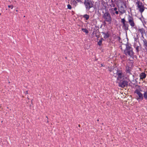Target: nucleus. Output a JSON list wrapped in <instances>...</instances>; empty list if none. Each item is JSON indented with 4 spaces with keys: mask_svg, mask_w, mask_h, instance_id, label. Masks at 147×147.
I'll return each instance as SVG.
<instances>
[{
    "mask_svg": "<svg viewBox=\"0 0 147 147\" xmlns=\"http://www.w3.org/2000/svg\"><path fill=\"white\" fill-rule=\"evenodd\" d=\"M113 71L115 76H117V82L119 83L124 78V74L121 71H118L116 69H114Z\"/></svg>",
    "mask_w": 147,
    "mask_h": 147,
    "instance_id": "obj_1",
    "label": "nucleus"
},
{
    "mask_svg": "<svg viewBox=\"0 0 147 147\" xmlns=\"http://www.w3.org/2000/svg\"><path fill=\"white\" fill-rule=\"evenodd\" d=\"M142 91L141 88L138 86L136 88L135 91L134 93L136 99L139 101L142 100L143 99V96L141 92Z\"/></svg>",
    "mask_w": 147,
    "mask_h": 147,
    "instance_id": "obj_2",
    "label": "nucleus"
},
{
    "mask_svg": "<svg viewBox=\"0 0 147 147\" xmlns=\"http://www.w3.org/2000/svg\"><path fill=\"white\" fill-rule=\"evenodd\" d=\"M121 49L124 50V53L126 55H128L130 56L133 55V53L132 48L129 45H127L125 47V48Z\"/></svg>",
    "mask_w": 147,
    "mask_h": 147,
    "instance_id": "obj_3",
    "label": "nucleus"
},
{
    "mask_svg": "<svg viewBox=\"0 0 147 147\" xmlns=\"http://www.w3.org/2000/svg\"><path fill=\"white\" fill-rule=\"evenodd\" d=\"M136 4L137 5V7L140 13L142 14V13L144 11L145 9V7L143 5L142 2L140 1H137L136 2Z\"/></svg>",
    "mask_w": 147,
    "mask_h": 147,
    "instance_id": "obj_4",
    "label": "nucleus"
},
{
    "mask_svg": "<svg viewBox=\"0 0 147 147\" xmlns=\"http://www.w3.org/2000/svg\"><path fill=\"white\" fill-rule=\"evenodd\" d=\"M86 9L89 10L90 9L93 7V4L91 1L89 0H85L84 3Z\"/></svg>",
    "mask_w": 147,
    "mask_h": 147,
    "instance_id": "obj_5",
    "label": "nucleus"
},
{
    "mask_svg": "<svg viewBox=\"0 0 147 147\" xmlns=\"http://www.w3.org/2000/svg\"><path fill=\"white\" fill-rule=\"evenodd\" d=\"M121 22L123 24V28L126 31L128 30L129 27L128 22H126L125 19L123 18L121 19Z\"/></svg>",
    "mask_w": 147,
    "mask_h": 147,
    "instance_id": "obj_6",
    "label": "nucleus"
},
{
    "mask_svg": "<svg viewBox=\"0 0 147 147\" xmlns=\"http://www.w3.org/2000/svg\"><path fill=\"white\" fill-rule=\"evenodd\" d=\"M103 17L105 21L110 22H111L112 18L110 14L109 13H105L103 14Z\"/></svg>",
    "mask_w": 147,
    "mask_h": 147,
    "instance_id": "obj_7",
    "label": "nucleus"
},
{
    "mask_svg": "<svg viewBox=\"0 0 147 147\" xmlns=\"http://www.w3.org/2000/svg\"><path fill=\"white\" fill-rule=\"evenodd\" d=\"M140 37H145L147 36V32H145L143 28H141L138 31V35H137L138 36Z\"/></svg>",
    "mask_w": 147,
    "mask_h": 147,
    "instance_id": "obj_8",
    "label": "nucleus"
},
{
    "mask_svg": "<svg viewBox=\"0 0 147 147\" xmlns=\"http://www.w3.org/2000/svg\"><path fill=\"white\" fill-rule=\"evenodd\" d=\"M128 40V39L127 37H124V38L123 39V40H122L121 42L122 43V44L120 47L121 49H124L125 48V47L126 46L129 45H127Z\"/></svg>",
    "mask_w": 147,
    "mask_h": 147,
    "instance_id": "obj_9",
    "label": "nucleus"
},
{
    "mask_svg": "<svg viewBox=\"0 0 147 147\" xmlns=\"http://www.w3.org/2000/svg\"><path fill=\"white\" fill-rule=\"evenodd\" d=\"M128 23L132 27H134L135 26V24L133 18L129 15L128 17Z\"/></svg>",
    "mask_w": 147,
    "mask_h": 147,
    "instance_id": "obj_10",
    "label": "nucleus"
},
{
    "mask_svg": "<svg viewBox=\"0 0 147 147\" xmlns=\"http://www.w3.org/2000/svg\"><path fill=\"white\" fill-rule=\"evenodd\" d=\"M140 44L139 42L136 41L134 43V47L136 48V51L138 52L139 51Z\"/></svg>",
    "mask_w": 147,
    "mask_h": 147,
    "instance_id": "obj_11",
    "label": "nucleus"
},
{
    "mask_svg": "<svg viewBox=\"0 0 147 147\" xmlns=\"http://www.w3.org/2000/svg\"><path fill=\"white\" fill-rule=\"evenodd\" d=\"M146 75L144 73H142L140 74V79L142 80L145 78H146Z\"/></svg>",
    "mask_w": 147,
    "mask_h": 147,
    "instance_id": "obj_12",
    "label": "nucleus"
},
{
    "mask_svg": "<svg viewBox=\"0 0 147 147\" xmlns=\"http://www.w3.org/2000/svg\"><path fill=\"white\" fill-rule=\"evenodd\" d=\"M127 84V82L126 81H123L122 83L121 84V85H120V86L122 87H125Z\"/></svg>",
    "mask_w": 147,
    "mask_h": 147,
    "instance_id": "obj_13",
    "label": "nucleus"
},
{
    "mask_svg": "<svg viewBox=\"0 0 147 147\" xmlns=\"http://www.w3.org/2000/svg\"><path fill=\"white\" fill-rule=\"evenodd\" d=\"M144 42V46L145 47L146 49L147 50V42L145 40H143Z\"/></svg>",
    "mask_w": 147,
    "mask_h": 147,
    "instance_id": "obj_14",
    "label": "nucleus"
},
{
    "mask_svg": "<svg viewBox=\"0 0 147 147\" xmlns=\"http://www.w3.org/2000/svg\"><path fill=\"white\" fill-rule=\"evenodd\" d=\"M117 7H115L114 8H112L111 9V10L112 11L111 13L112 14L114 15V13L113 12V11H117Z\"/></svg>",
    "mask_w": 147,
    "mask_h": 147,
    "instance_id": "obj_15",
    "label": "nucleus"
},
{
    "mask_svg": "<svg viewBox=\"0 0 147 147\" xmlns=\"http://www.w3.org/2000/svg\"><path fill=\"white\" fill-rule=\"evenodd\" d=\"M143 96L146 99H147V90L144 92L143 94Z\"/></svg>",
    "mask_w": 147,
    "mask_h": 147,
    "instance_id": "obj_16",
    "label": "nucleus"
},
{
    "mask_svg": "<svg viewBox=\"0 0 147 147\" xmlns=\"http://www.w3.org/2000/svg\"><path fill=\"white\" fill-rule=\"evenodd\" d=\"M103 39L102 38H101V39H100V40H99V41L98 42V45H99V46H100L102 44V41H103Z\"/></svg>",
    "mask_w": 147,
    "mask_h": 147,
    "instance_id": "obj_17",
    "label": "nucleus"
},
{
    "mask_svg": "<svg viewBox=\"0 0 147 147\" xmlns=\"http://www.w3.org/2000/svg\"><path fill=\"white\" fill-rule=\"evenodd\" d=\"M82 31L83 32H85V33L87 34L88 32V31L87 30V29L86 28H82Z\"/></svg>",
    "mask_w": 147,
    "mask_h": 147,
    "instance_id": "obj_18",
    "label": "nucleus"
},
{
    "mask_svg": "<svg viewBox=\"0 0 147 147\" xmlns=\"http://www.w3.org/2000/svg\"><path fill=\"white\" fill-rule=\"evenodd\" d=\"M83 17L87 20L89 18V16L87 14H85L84 16Z\"/></svg>",
    "mask_w": 147,
    "mask_h": 147,
    "instance_id": "obj_19",
    "label": "nucleus"
},
{
    "mask_svg": "<svg viewBox=\"0 0 147 147\" xmlns=\"http://www.w3.org/2000/svg\"><path fill=\"white\" fill-rule=\"evenodd\" d=\"M103 33V34H104V35L103 36H104V37H109V34L107 33H105L103 32V33Z\"/></svg>",
    "mask_w": 147,
    "mask_h": 147,
    "instance_id": "obj_20",
    "label": "nucleus"
},
{
    "mask_svg": "<svg viewBox=\"0 0 147 147\" xmlns=\"http://www.w3.org/2000/svg\"><path fill=\"white\" fill-rule=\"evenodd\" d=\"M68 8L69 9H71V5L69 4H68L67 5Z\"/></svg>",
    "mask_w": 147,
    "mask_h": 147,
    "instance_id": "obj_21",
    "label": "nucleus"
},
{
    "mask_svg": "<svg viewBox=\"0 0 147 147\" xmlns=\"http://www.w3.org/2000/svg\"><path fill=\"white\" fill-rule=\"evenodd\" d=\"M126 70H127V72L130 73V70L129 69V68H127Z\"/></svg>",
    "mask_w": 147,
    "mask_h": 147,
    "instance_id": "obj_22",
    "label": "nucleus"
},
{
    "mask_svg": "<svg viewBox=\"0 0 147 147\" xmlns=\"http://www.w3.org/2000/svg\"><path fill=\"white\" fill-rule=\"evenodd\" d=\"M119 12L121 13H125V10H123V11H119Z\"/></svg>",
    "mask_w": 147,
    "mask_h": 147,
    "instance_id": "obj_23",
    "label": "nucleus"
},
{
    "mask_svg": "<svg viewBox=\"0 0 147 147\" xmlns=\"http://www.w3.org/2000/svg\"><path fill=\"white\" fill-rule=\"evenodd\" d=\"M8 7L9 8H11V9H12L13 8V6L12 5H8Z\"/></svg>",
    "mask_w": 147,
    "mask_h": 147,
    "instance_id": "obj_24",
    "label": "nucleus"
},
{
    "mask_svg": "<svg viewBox=\"0 0 147 147\" xmlns=\"http://www.w3.org/2000/svg\"><path fill=\"white\" fill-rule=\"evenodd\" d=\"M115 13L116 14H118L119 13L118 11H116L115 12Z\"/></svg>",
    "mask_w": 147,
    "mask_h": 147,
    "instance_id": "obj_25",
    "label": "nucleus"
},
{
    "mask_svg": "<svg viewBox=\"0 0 147 147\" xmlns=\"http://www.w3.org/2000/svg\"><path fill=\"white\" fill-rule=\"evenodd\" d=\"M76 0L78 1H80L81 0Z\"/></svg>",
    "mask_w": 147,
    "mask_h": 147,
    "instance_id": "obj_26",
    "label": "nucleus"
},
{
    "mask_svg": "<svg viewBox=\"0 0 147 147\" xmlns=\"http://www.w3.org/2000/svg\"><path fill=\"white\" fill-rule=\"evenodd\" d=\"M111 0V2L112 3H113V0Z\"/></svg>",
    "mask_w": 147,
    "mask_h": 147,
    "instance_id": "obj_27",
    "label": "nucleus"
},
{
    "mask_svg": "<svg viewBox=\"0 0 147 147\" xmlns=\"http://www.w3.org/2000/svg\"><path fill=\"white\" fill-rule=\"evenodd\" d=\"M121 39L119 37V40L120 41V40Z\"/></svg>",
    "mask_w": 147,
    "mask_h": 147,
    "instance_id": "obj_28",
    "label": "nucleus"
},
{
    "mask_svg": "<svg viewBox=\"0 0 147 147\" xmlns=\"http://www.w3.org/2000/svg\"><path fill=\"white\" fill-rule=\"evenodd\" d=\"M16 11H18V10H16Z\"/></svg>",
    "mask_w": 147,
    "mask_h": 147,
    "instance_id": "obj_29",
    "label": "nucleus"
},
{
    "mask_svg": "<svg viewBox=\"0 0 147 147\" xmlns=\"http://www.w3.org/2000/svg\"><path fill=\"white\" fill-rule=\"evenodd\" d=\"M121 8H123V7L122 6H121Z\"/></svg>",
    "mask_w": 147,
    "mask_h": 147,
    "instance_id": "obj_30",
    "label": "nucleus"
},
{
    "mask_svg": "<svg viewBox=\"0 0 147 147\" xmlns=\"http://www.w3.org/2000/svg\"><path fill=\"white\" fill-rule=\"evenodd\" d=\"M143 1H144V0H142Z\"/></svg>",
    "mask_w": 147,
    "mask_h": 147,
    "instance_id": "obj_31",
    "label": "nucleus"
}]
</instances>
